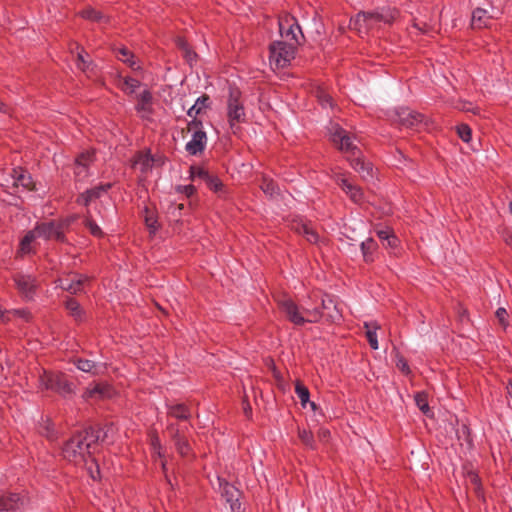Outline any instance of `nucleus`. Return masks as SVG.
Returning <instances> with one entry per match:
<instances>
[{"label": "nucleus", "mask_w": 512, "mask_h": 512, "mask_svg": "<svg viewBox=\"0 0 512 512\" xmlns=\"http://www.w3.org/2000/svg\"><path fill=\"white\" fill-rule=\"evenodd\" d=\"M106 436L107 432L100 427L76 432L62 446V456L74 465H86L95 454L99 442H104Z\"/></svg>", "instance_id": "obj_1"}, {"label": "nucleus", "mask_w": 512, "mask_h": 512, "mask_svg": "<svg viewBox=\"0 0 512 512\" xmlns=\"http://www.w3.org/2000/svg\"><path fill=\"white\" fill-rule=\"evenodd\" d=\"M399 16L396 8L383 7L373 11H360L350 20V27L358 32L368 31L378 23L392 24Z\"/></svg>", "instance_id": "obj_2"}, {"label": "nucleus", "mask_w": 512, "mask_h": 512, "mask_svg": "<svg viewBox=\"0 0 512 512\" xmlns=\"http://www.w3.org/2000/svg\"><path fill=\"white\" fill-rule=\"evenodd\" d=\"M278 307L288 321L297 326L305 323H317L322 318L318 309H300V307L289 297L278 300Z\"/></svg>", "instance_id": "obj_3"}, {"label": "nucleus", "mask_w": 512, "mask_h": 512, "mask_svg": "<svg viewBox=\"0 0 512 512\" xmlns=\"http://www.w3.org/2000/svg\"><path fill=\"white\" fill-rule=\"evenodd\" d=\"M41 389L51 390L63 397L74 394V385L63 373L44 371L39 377Z\"/></svg>", "instance_id": "obj_4"}, {"label": "nucleus", "mask_w": 512, "mask_h": 512, "mask_svg": "<svg viewBox=\"0 0 512 512\" xmlns=\"http://www.w3.org/2000/svg\"><path fill=\"white\" fill-rule=\"evenodd\" d=\"M297 46L287 41H274L269 45L270 65L276 69H283L290 65L295 58Z\"/></svg>", "instance_id": "obj_5"}, {"label": "nucleus", "mask_w": 512, "mask_h": 512, "mask_svg": "<svg viewBox=\"0 0 512 512\" xmlns=\"http://www.w3.org/2000/svg\"><path fill=\"white\" fill-rule=\"evenodd\" d=\"M279 33L284 41L293 43L295 46L300 45V38H304L301 27L297 19L289 13H284L278 18Z\"/></svg>", "instance_id": "obj_6"}, {"label": "nucleus", "mask_w": 512, "mask_h": 512, "mask_svg": "<svg viewBox=\"0 0 512 512\" xmlns=\"http://www.w3.org/2000/svg\"><path fill=\"white\" fill-rule=\"evenodd\" d=\"M241 91L236 87H230L227 101V116L230 127L233 129L236 124L245 121V109L240 101Z\"/></svg>", "instance_id": "obj_7"}, {"label": "nucleus", "mask_w": 512, "mask_h": 512, "mask_svg": "<svg viewBox=\"0 0 512 512\" xmlns=\"http://www.w3.org/2000/svg\"><path fill=\"white\" fill-rule=\"evenodd\" d=\"M188 130L193 131L191 140L186 144L185 149L190 155H197L204 151L207 144V135L202 129V122L192 119L188 123Z\"/></svg>", "instance_id": "obj_8"}, {"label": "nucleus", "mask_w": 512, "mask_h": 512, "mask_svg": "<svg viewBox=\"0 0 512 512\" xmlns=\"http://www.w3.org/2000/svg\"><path fill=\"white\" fill-rule=\"evenodd\" d=\"M63 229L64 223L56 221H47L37 223L33 230L37 238H42L44 240H57L63 242L65 240Z\"/></svg>", "instance_id": "obj_9"}, {"label": "nucleus", "mask_w": 512, "mask_h": 512, "mask_svg": "<svg viewBox=\"0 0 512 512\" xmlns=\"http://www.w3.org/2000/svg\"><path fill=\"white\" fill-rule=\"evenodd\" d=\"M331 140L338 147L339 150L347 153H351L349 157H353L361 152L353 145L351 137L347 131L340 127L338 124H334L330 129Z\"/></svg>", "instance_id": "obj_10"}, {"label": "nucleus", "mask_w": 512, "mask_h": 512, "mask_svg": "<svg viewBox=\"0 0 512 512\" xmlns=\"http://www.w3.org/2000/svg\"><path fill=\"white\" fill-rule=\"evenodd\" d=\"M333 179L337 185L349 196L351 201L356 204H362L364 202V193L362 189L355 185L345 173L334 172Z\"/></svg>", "instance_id": "obj_11"}, {"label": "nucleus", "mask_w": 512, "mask_h": 512, "mask_svg": "<svg viewBox=\"0 0 512 512\" xmlns=\"http://www.w3.org/2000/svg\"><path fill=\"white\" fill-rule=\"evenodd\" d=\"M392 118L394 121L407 128H416L423 124L425 120L423 114L407 107L395 109Z\"/></svg>", "instance_id": "obj_12"}, {"label": "nucleus", "mask_w": 512, "mask_h": 512, "mask_svg": "<svg viewBox=\"0 0 512 512\" xmlns=\"http://www.w3.org/2000/svg\"><path fill=\"white\" fill-rule=\"evenodd\" d=\"M167 430L170 432L171 439L178 454L181 457H188L192 455V448L184 434V430L176 424H170L167 427Z\"/></svg>", "instance_id": "obj_13"}, {"label": "nucleus", "mask_w": 512, "mask_h": 512, "mask_svg": "<svg viewBox=\"0 0 512 512\" xmlns=\"http://www.w3.org/2000/svg\"><path fill=\"white\" fill-rule=\"evenodd\" d=\"M91 278L83 274H72L71 278L60 279L59 286L71 294H77L84 290L85 284L89 283Z\"/></svg>", "instance_id": "obj_14"}, {"label": "nucleus", "mask_w": 512, "mask_h": 512, "mask_svg": "<svg viewBox=\"0 0 512 512\" xmlns=\"http://www.w3.org/2000/svg\"><path fill=\"white\" fill-rule=\"evenodd\" d=\"M13 280L19 292L26 298L31 299L37 288L35 277L25 274H16Z\"/></svg>", "instance_id": "obj_15"}, {"label": "nucleus", "mask_w": 512, "mask_h": 512, "mask_svg": "<svg viewBox=\"0 0 512 512\" xmlns=\"http://www.w3.org/2000/svg\"><path fill=\"white\" fill-rule=\"evenodd\" d=\"M317 309L322 313V317H325L329 322L334 323L341 319V314L331 295L324 294L321 298V309Z\"/></svg>", "instance_id": "obj_16"}, {"label": "nucleus", "mask_w": 512, "mask_h": 512, "mask_svg": "<svg viewBox=\"0 0 512 512\" xmlns=\"http://www.w3.org/2000/svg\"><path fill=\"white\" fill-rule=\"evenodd\" d=\"M11 181L13 187H22L26 190H33L35 188L34 181L31 174L22 167L12 169Z\"/></svg>", "instance_id": "obj_17"}, {"label": "nucleus", "mask_w": 512, "mask_h": 512, "mask_svg": "<svg viewBox=\"0 0 512 512\" xmlns=\"http://www.w3.org/2000/svg\"><path fill=\"white\" fill-rule=\"evenodd\" d=\"M152 99V93L147 89L137 96L135 110L142 119H150V116L153 113Z\"/></svg>", "instance_id": "obj_18"}, {"label": "nucleus", "mask_w": 512, "mask_h": 512, "mask_svg": "<svg viewBox=\"0 0 512 512\" xmlns=\"http://www.w3.org/2000/svg\"><path fill=\"white\" fill-rule=\"evenodd\" d=\"M111 392H112L111 386L108 385L107 383L101 382V383H96V384L88 386L85 389L82 397L85 400H89V399L100 400L105 397H110Z\"/></svg>", "instance_id": "obj_19"}, {"label": "nucleus", "mask_w": 512, "mask_h": 512, "mask_svg": "<svg viewBox=\"0 0 512 512\" xmlns=\"http://www.w3.org/2000/svg\"><path fill=\"white\" fill-rule=\"evenodd\" d=\"M24 504V499L17 493L0 496V512H14Z\"/></svg>", "instance_id": "obj_20"}, {"label": "nucleus", "mask_w": 512, "mask_h": 512, "mask_svg": "<svg viewBox=\"0 0 512 512\" xmlns=\"http://www.w3.org/2000/svg\"><path fill=\"white\" fill-rule=\"evenodd\" d=\"M348 161L351 167L358 172L364 180L372 177V164L365 161L360 154L348 157Z\"/></svg>", "instance_id": "obj_21"}, {"label": "nucleus", "mask_w": 512, "mask_h": 512, "mask_svg": "<svg viewBox=\"0 0 512 512\" xmlns=\"http://www.w3.org/2000/svg\"><path fill=\"white\" fill-rule=\"evenodd\" d=\"M111 187L112 185L107 183L88 189L77 198V202L84 206H88L91 201L100 198L101 195L107 192Z\"/></svg>", "instance_id": "obj_22"}, {"label": "nucleus", "mask_w": 512, "mask_h": 512, "mask_svg": "<svg viewBox=\"0 0 512 512\" xmlns=\"http://www.w3.org/2000/svg\"><path fill=\"white\" fill-rule=\"evenodd\" d=\"M292 229L296 233L303 235L307 239V241L312 244H316L319 241V235L310 223L302 221L295 222L292 225Z\"/></svg>", "instance_id": "obj_23"}, {"label": "nucleus", "mask_w": 512, "mask_h": 512, "mask_svg": "<svg viewBox=\"0 0 512 512\" xmlns=\"http://www.w3.org/2000/svg\"><path fill=\"white\" fill-rule=\"evenodd\" d=\"M493 17L488 11L482 8H476L472 13L471 25L475 29L486 28L490 25Z\"/></svg>", "instance_id": "obj_24"}, {"label": "nucleus", "mask_w": 512, "mask_h": 512, "mask_svg": "<svg viewBox=\"0 0 512 512\" xmlns=\"http://www.w3.org/2000/svg\"><path fill=\"white\" fill-rule=\"evenodd\" d=\"M37 430L41 436L47 438L49 441H55L58 439V432L49 418L42 419L38 424Z\"/></svg>", "instance_id": "obj_25"}, {"label": "nucleus", "mask_w": 512, "mask_h": 512, "mask_svg": "<svg viewBox=\"0 0 512 512\" xmlns=\"http://www.w3.org/2000/svg\"><path fill=\"white\" fill-rule=\"evenodd\" d=\"M363 260L366 263H372L374 261V254L378 248L376 241L373 238H367L360 245Z\"/></svg>", "instance_id": "obj_26"}, {"label": "nucleus", "mask_w": 512, "mask_h": 512, "mask_svg": "<svg viewBox=\"0 0 512 512\" xmlns=\"http://www.w3.org/2000/svg\"><path fill=\"white\" fill-rule=\"evenodd\" d=\"M167 408V414L178 420H188L191 417V411L185 404L168 405Z\"/></svg>", "instance_id": "obj_27"}, {"label": "nucleus", "mask_w": 512, "mask_h": 512, "mask_svg": "<svg viewBox=\"0 0 512 512\" xmlns=\"http://www.w3.org/2000/svg\"><path fill=\"white\" fill-rule=\"evenodd\" d=\"M209 105L210 97L207 94H203L196 100L195 104L188 109L187 114L192 119H196V116L200 114L204 109L208 108Z\"/></svg>", "instance_id": "obj_28"}, {"label": "nucleus", "mask_w": 512, "mask_h": 512, "mask_svg": "<svg viewBox=\"0 0 512 512\" xmlns=\"http://www.w3.org/2000/svg\"><path fill=\"white\" fill-rule=\"evenodd\" d=\"M364 328L366 330V338L370 347L373 350L378 349L377 330L380 329V325L377 322H365Z\"/></svg>", "instance_id": "obj_29"}, {"label": "nucleus", "mask_w": 512, "mask_h": 512, "mask_svg": "<svg viewBox=\"0 0 512 512\" xmlns=\"http://www.w3.org/2000/svg\"><path fill=\"white\" fill-rule=\"evenodd\" d=\"M93 161H94V152L85 151L77 156V158L75 159V166H77V168H83L84 176H87L89 166L91 165V163Z\"/></svg>", "instance_id": "obj_30"}, {"label": "nucleus", "mask_w": 512, "mask_h": 512, "mask_svg": "<svg viewBox=\"0 0 512 512\" xmlns=\"http://www.w3.org/2000/svg\"><path fill=\"white\" fill-rule=\"evenodd\" d=\"M65 307L75 320L82 321L84 312L77 300L74 298H68L65 302Z\"/></svg>", "instance_id": "obj_31"}, {"label": "nucleus", "mask_w": 512, "mask_h": 512, "mask_svg": "<svg viewBox=\"0 0 512 512\" xmlns=\"http://www.w3.org/2000/svg\"><path fill=\"white\" fill-rule=\"evenodd\" d=\"M116 57L126 63L129 67L135 68L136 62L134 60V54L126 47H122L116 50Z\"/></svg>", "instance_id": "obj_32"}, {"label": "nucleus", "mask_w": 512, "mask_h": 512, "mask_svg": "<svg viewBox=\"0 0 512 512\" xmlns=\"http://www.w3.org/2000/svg\"><path fill=\"white\" fill-rule=\"evenodd\" d=\"M298 438L306 447L316 449L314 436L310 430L298 427Z\"/></svg>", "instance_id": "obj_33"}, {"label": "nucleus", "mask_w": 512, "mask_h": 512, "mask_svg": "<svg viewBox=\"0 0 512 512\" xmlns=\"http://www.w3.org/2000/svg\"><path fill=\"white\" fill-rule=\"evenodd\" d=\"M144 221L151 233L154 234L158 230L159 226L157 216L148 207H145L144 209Z\"/></svg>", "instance_id": "obj_34"}, {"label": "nucleus", "mask_w": 512, "mask_h": 512, "mask_svg": "<svg viewBox=\"0 0 512 512\" xmlns=\"http://www.w3.org/2000/svg\"><path fill=\"white\" fill-rule=\"evenodd\" d=\"M75 46L77 49L76 65L80 70L85 72L91 64V62L88 60V54L85 52L83 47H80L78 44H75Z\"/></svg>", "instance_id": "obj_35"}, {"label": "nucleus", "mask_w": 512, "mask_h": 512, "mask_svg": "<svg viewBox=\"0 0 512 512\" xmlns=\"http://www.w3.org/2000/svg\"><path fill=\"white\" fill-rule=\"evenodd\" d=\"M295 393L300 399L301 405L306 407V404L309 402L310 392L308 388L300 381H297L295 384Z\"/></svg>", "instance_id": "obj_36"}, {"label": "nucleus", "mask_w": 512, "mask_h": 512, "mask_svg": "<svg viewBox=\"0 0 512 512\" xmlns=\"http://www.w3.org/2000/svg\"><path fill=\"white\" fill-rule=\"evenodd\" d=\"M205 184L208 186V188L212 191H214L215 193H220L223 191L224 189V184L223 182L220 180V178L215 175V174H211L207 179H206V182Z\"/></svg>", "instance_id": "obj_37"}, {"label": "nucleus", "mask_w": 512, "mask_h": 512, "mask_svg": "<svg viewBox=\"0 0 512 512\" xmlns=\"http://www.w3.org/2000/svg\"><path fill=\"white\" fill-rule=\"evenodd\" d=\"M260 188L266 195L270 197H273L278 193V186L272 179L263 178Z\"/></svg>", "instance_id": "obj_38"}, {"label": "nucleus", "mask_w": 512, "mask_h": 512, "mask_svg": "<svg viewBox=\"0 0 512 512\" xmlns=\"http://www.w3.org/2000/svg\"><path fill=\"white\" fill-rule=\"evenodd\" d=\"M85 466H86V469H87V471L89 473V476L94 481L100 480V478H101L100 468H99V465H98V463L96 462V460L94 458V455L89 459L88 464H86Z\"/></svg>", "instance_id": "obj_39"}, {"label": "nucleus", "mask_w": 512, "mask_h": 512, "mask_svg": "<svg viewBox=\"0 0 512 512\" xmlns=\"http://www.w3.org/2000/svg\"><path fill=\"white\" fill-rule=\"evenodd\" d=\"M415 403L417 407L425 414L428 415L430 412V407L428 404L427 394L424 392H419L415 395Z\"/></svg>", "instance_id": "obj_40"}, {"label": "nucleus", "mask_w": 512, "mask_h": 512, "mask_svg": "<svg viewBox=\"0 0 512 512\" xmlns=\"http://www.w3.org/2000/svg\"><path fill=\"white\" fill-rule=\"evenodd\" d=\"M37 238L36 234H34V230H30L27 232V234L23 237V239L20 242V251L23 253H29L31 250V243Z\"/></svg>", "instance_id": "obj_41"}, {"label": "nucleus", "mask_w": 512, "mask_h": 512, "mask_svg": "<svg viewBox=\"0 0 512 512\" xmlns=\"http://www.w3.org/2000/svg\"><path fill=\"white\" fill-rule=\"evenodd\" d=\"M210 175H211V173L203 167H199V166H191L190 167V177L192 180H194L195 178H199L202 181L206 182V179Z\"/></svg>", "instance_id": "obj_42"}, {"label": "nucleus", "mask_w": 512, "mask_h": 512, "mask_svg": "<svg viewBox=\"0 0 512 512\" xmlns=\"http://www.w3.org/2000/svg\"><path fill=\"white\" fill-rule=\"evenodd\" d=\"M75 365L79 370L87 373L93 372L94 368L96 367L95 362L82 358L77 359L75 361Z\"/></svg>", "instance_id": "obj_43"}, {"label": "nucleus", "mask_w": 512, "mask_h": 512, "mask_svg": "<svg viewBox=\"0 0 512 512\" xmlns=\"http://www.w3.org/2000/svg\"><path fill=\"white\" fill-rule=\"evenodd\" d=\"M140 85L141 83L139 80L132 77H126L123 81V90L132 94L140 87Z\"/></svg>", "instance_id": "obj_44"}, {"label": "nucleus", "mask_w": 512, "mask_h": 512, "mask_svg": "<svg viewBox=\"0 0 512 512\" xmlns=\"http://www.w3.org/2000/svg\"><path fill=\"white\" fill-rule=\"evenodd\" d=\"M457 134L464 142H469L471 140L472 131L467 124H460L457 126Z\"/></svg>", "instance_id": "obj_45"}, {"label": "nucleus", "mask_w": 512, "mask_h": 512, "mask_svg": "<svg viewBox=\"0 0 512 512\" xmlns=\"http://www.w3.org/2000/svg\"><path fill=\"white\" fill-rule=\"evenodd\" d=\"M84 19L91 21H99L101 19V13L93 8H86L80 12Z\"/></svg>", "instance_id": "obj_46"}, {"label": "nucleus", "mask_w": 512, "mask_h": 512, "mask_svg": "<svg viewBox=\"0 0 512 512\" xmlns=\"http://www.w3.org/2000/svg\"><path fill=\"white\" fill-rule=\"evenodd\" d=\"M317 98L319 103L323 107H332V97L326 93L324 90L320 89L317 91Z\"/></svg>", "instance_id": "obj_47"}, {"label": "nucleus", "mask_w": 512, "mask_h": 512, "mask_svg": "<svg viewBox=\"0 0 512 512\" xmlns=\"http://www.w3.org/2000/svg\"><path fill=\"white\" fill-rule=\"evenodd\" d=\"M495 315H496L500 325L503 326L504 328H506L508 326V320H507L508 313H507L506 309L502 308V307L498 308L496 310Z\"/></svg>", "instance_id": "obj_48"}, {"label": "nucleus", "mask_w": 512, "mask_h": 512, "mask_svg": "<svg viewBox=\"0 0 512 512\" xmlns=\"http://www.w3.org/2000/svg\"><path fill=\"white\" fill-rule=\"evenodd\" d=\"M85 225L89 229V231L92 235L97 236V237L102 236V234H103L102 230L92 219H87L85 222Z\"/></svg>", "instance_id": "obj_49"}, {"label": "nucleus", "mask_w": 512, "mask_h": 512, "mask_svg": "<svg viewBox=\"0 0 512 512\" xmlns=\"http://www.w3.org/2000/svg\"><path fill=\"white\" fill-rule=\"evenodd\" d=\"M397 368L405 375L410 374L411 370L406 359L403 356H399L396 362Z\"/></svg>", "instance_id": "obj_50"}, {"label": "nucleus", "mask_w": 512, "mask_h": 512, "mask_svg": "<svg viewBox=\"0 0 512 512\" xmlns=\"http://www.w3.org/2000/svg\"><path fill=\"white\" fill-rule=\"evenodd\" d=\"M177 191L184 193L187 197H191L196 192V188L193 185L178 186Z\"/></svg>", "instance_id": "obj_51"}, {"label": "nucleus", "mask_w": 512, "mask_h": 512, "mask_svg": "<svg viewBox=\"0 0 512 512\" xmlns=\"http://www.w3.org/2000/svg\"><path fill=\"white\" fill-rule=\"evenodd\" d=\"M392 233H393V231L387 228V229H384V230H378L377 231V236L379 237V239L381 241L384 242V241L388 240V238L390 237V235Z\"/></svg>", "instance_id": "obj_52"}, {"label": "nucleus", "mask_w": 512, "mask_h": 512, "mask_svg": "<svg viewBox=\"0 0 512 512\" xmlns=\"http://www.w3.org/2000/svg\"><path fill=\"white\" fill-rule=\"evenodd\" d=\"M12 313L21 318H24L25 320H29V318H30V312L27 310H24V309L13 310Z\"/></svg>", "instance_id": "obj_53"}, {"label": "nucleus", "mask_w": 512, "mask_h": 512, "mask_svg": "<svg viewBox=\"0 0 512 512\" xmlns=\"http://www.w3.org/2000/svg\"><path fill=\"white\" fill-rule=\"evenodd\" d=\"M318 437L322 441H326L330 437V431L326 428H321L318 431Z\"/></svg>", "instance_id": "obj_54"}, {"label": "nucleus", "mask_w": 512, "mask_h": 512, "mask_svg": "<svg viewBox=\"0 0 512 512\" xmlns=\"http://www.w3.org/2000/svg\"><path fill=\"white\" fill-rule=\"evenodd\" d=\"M386 242L388 247L395 248L398 245V238L392 233Z\"/></svg>", "instance_id": "obj_55"}, {"label": "nucleus", "mask_w": 512, "mask_h": 512, "mask_svg": "<svg viewBox=\"0 0 512 512\" xmlns=\"http://www.w3.org/2000/svg\"><path fill=\"white\" fill-rule=\"evenodd\" d=\"M243 411L248 418L252 416V408L247 400L243 401Z\"/></svg>", "instance_id": "obj_56"}, {"label": "nucleus", "mask_w": 512, "mask_h": 512, "mask_svg": "<svg viewBox=\"0 0 512 512\" xmlns=\"http://www.w3.org/2000/svg\"><path fill=\"white\" fill-rule=\"evenodd\" d=\"M469 477H470L471 483H473L475 485L476 489H479L480 488V479H479L478 475L472 473V474H470Z\"/></svg>", "instance_id": "obj_57"}, {"label": "nucleus", "mask_w": 512, "mask_h": 512, "mask_svg": "<svg viewBox=\"0 0 512 512\" xmlns=\"http://www.w3.org/2000/svg\"><path fill=\"white\" fill-rule=\"evenodd\" d=\"M177 45H178V47H180L183 50H186L189 48L188 44L186 43V41L183 38L177 39Z\"/></svg>", "instance_id": "obj_58"}, {"label": "nucleus", "mask_w": 512, "mask_h": 512, "mask_svg": "<svg viewBox=\"0 0 512 512\" xmlns=\"http://www.w3.org/2000/svg\"><path fill=\"white\" fill-rule=\"evenodd\" d=\"M185 51V57L188 61H192L196 57V53L192 52L190 48L184 50Z\"/></svg>", "instance_id": "obj_59"}, {"label": "nucleus", "mask_w": 512, "mask_h": 512, "mask_svg": "<svg viewBox=\"0 0 512 512\" xmlns=\"http://www.w3.org/2000/svg\"><path fill=\"white\" fill-rule=\"evenodd\" d=\"M75 175L78 178H84L85 176L83 168H77V166H75Z\"/></svg>", "instance_id": "obj_60"}, {"label": "nucleus", "mask_w": 512, "mask_h": 512, "mask_svg": "<svg viewBox=\"0 0 512 512\" xmlns=\"http://www.w3.org/2000/svg\"><path fill=\"white\" fill-rule=\"evenodd\" d=\"M308 403L310 404L311 409L316 411V409H317L316 403L315 402H308Z\"/></svg>", "instance_id": "obj_61"}, {"label": "nucleus", "mask_w": 512, "mask_h": 512, "mask_svg": "<svg viewBox=\"0 0 512 512\" xmlns=\"http://www.w3.org/2000/svg\"><path fill=\"white\" fill-rule=\"evenodd\" d=\"M229 489H233V487L226 486L224 488L225 494L227 495L229 493Z\"/></svg>", "instance_id": "obj_62"}, {"label": "nucleus", "mask_w": 512, "mask_h": 512, "mask_svg": "<svg viewBox=\"0 0 512 512\" xmlns=\"http://www.w3.org/2000/svg\"><path fill=\"white\" fill-rule=\"evenodd\" d=\"M183 208H184V205H183V204H179V205H178V209H179V210H182Z\"/></svg>", "instance_id": "obj_63"}, {"label": "nucleus", "mask_w": 512, "mask_h": 512, "mask_svg": "<svg viewBox=\"0 0 512 512\" xmlns=\"http://www.w3.org/2000/svg\"><path fill=\"white\" fill-rule=\"evenodd\" d=\"M509 210H510V212L512 214V201L509 203Z\"/></svg>", "instance_id": "obj_64"}]
</instances>
